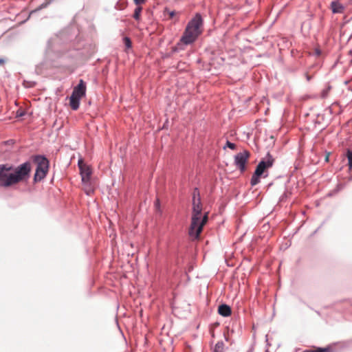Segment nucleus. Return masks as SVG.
<instances>
[{"label": "nucleus", "mask_w": 352, "mask_h": 352, "mask_svg": "<svg viewBox=\"0 0 352 352\" xmlns=\"http://www.w3.org/2000/svg\"><path fill=\"white\" fill-rule=\"evenodd\" d=\"M203 25V19L199 13H196L188 23L180 41L185 45L194 43L202 33L201 28Z\"/></svg>", "instance_id": "nucleus-1"}, {"label": "nucleus", "mask_w": 352, "mask_h": 352, "mask_svg": "<svg viewBox=\"0 0 352 352\" xmlns=\"http://www.w3.org/2000/svg\"><path fill=\"white\" fill-rule=\"evenodd\" d=\"M76 36L77 34L72 27L62 30L56 36L47 41L45 49L46 56H50L52 52H56L58 50L56 47L57 45L72 41Z\"/></svg>", "instance_id": "nucleus-2"}, {"label": "nucleus", "mask_w": 352, "mask_h": 352, "mask_svg": "<svg viewBox=\"0 0 352 352\" xmlns=\"http://www.w3.org/2000/svg\"><path fill=\"white\" fill-rule=\"evenodd\" d=\"M274 163V158L268 152L266 156L261 160L258 164L256 165L255 170L251 177L250 184L254 186L260 182L261 177H267V174H265V171L271 168Z\"/></svg>", "instance_id": "nucleus-3"}, {"label": "nucleus", "mask_w": 352, "mask_h": 352, "mask_svg": "<svg viewBox=\"0 0 352 352\" xmlns=\"http://www.w3.org/2000/svg\"><path fill=\"white\" fill-rule=\"evenodd\" d=\"M32 160L36 164L33 177V182L36 184L47 176L50 167V162L44 155H32Z\"/></svg>", "instance_id": "nucleus-4"}, {"label": "nucleus", "mask_w": 352, "mask_h": 352, "mask_svg": "<svg viewBox=\"0 0 352 352\" xmlns=\"http://www.w3.org/2000/svg\"><path fill=\"white\" fill-rule=\"evenodd\" d=\"M32 166L29 161H26L17 166L12 165V174L15 185L27 182L31 175Z\"/></svg>", "instance_id": "nucleus-5"}, {"label": "nucleus", "mask_w": 352, "mask_h": 352, "mask_svg": "<svg viewBox=\"0 0 352 352\" xmlns=\"http://www.w3.org/2000/svg\"><path fill=\"white\" fill-rule=\"evenodd\" d=\"M12 169V164H0V187L7 188L15 185Z\"/></svg>", "instance_id": "nucleus-6"}, {"label": "nucleus", "mask_w": 352, "mask_h": 352, "mask_svg": "<svg viewBox=\"0 0 352 352\" xmlns=\"http://www.w3.org/2000/svg\"><path fill=\"white\" fill-rule=\"evenodd\" d=\"M197 217L198 220L197 221L193 229H192L191 223L188 230L189 236L194 240L199 238L204 225H206L208 221V212L204 213L202 217L201 215H199Z\"/></svg>", "instance_id": "nucleus-7"}, {"label": "nucleus", "mask_w": 352, "mask_h": 352, "mask_svg": "<svg viewBox=\"0 0 352 352\" xmlns=\"http://www.w3.org/2000/svg\"><path fill=\"white\" fill-rule=\"evenodd\" d=\"M250 155L249 151L245 150L234 156V164L241 172H244L246 170V164Z\"/></svg>", "instance_id": "nucleus-8"}, {"label": "nucleus", "mask_w": 352, "mask_h": 352, "mask_svg": "<svg viewBox=\"0 0 352 352\" xmlns=\"http://www.w3.org/2000/svg\"><path fill=\"white\" fill-rule=\"evenodd\" d=\"M78 166L82 183L87 184L89 182L92 174L91 168L85 164L82 159L78 160Z\"/></svg>", "instance_id": "nucleus-9"}, {"label": "nucleus", "mask_w": 352, "mask_h": 352, "mask_svg": "<svg viewBox=\"0 0 352 352\" xmlns=\"http://www.w3.org/2000/svg\"><path fill=\"white\" fill-rule=\"evenodd\" d=\"M202 213V204L201 199L192 200V229L196 224L198 220V216L201 215Z\"/></svg>", "instance_id": "nucleus-10"}, {"label": "nucleus", "mask_w": 352, "mask_h": 352, "mask_svg": "<svg viewBox=\"0 0 352 352\" xmlns=\"http://www.w3.org/2000/svg\"><path fill=\"white\" fill-rule=\"evenodd\" d=\"M72 95L82 98L86 94V83L82 79H80L78 85L74 87Z\"/></svg>", "instance_id": "nucleus-11"}, {"label": "nucleus", "mask_w": 352, "mask_h": 352, "mask_svg": "<svg viewBox=\"0 0 352 352\" xmlns=\"http://www.w3.org/2000/svg\"><path fill=\"white\" fill-rule=\"evenodd\" d=\"M218 314L223 317H228L232 314L231 307L226 303H222L218 307Z\"/></svg>", "instance_id": "nucleus-12"}, {"label": "nucleus", "mask_w": 352, "mask_h": 352, "mask_svg": "<svg viewBox=\"0 0 352 352\" xmlns=\"http://www.w3.org/2000/svg\"><path fill=\"white\" fill-rule=\"evenodd\" d=\"M331 9L334 14L342 13L344 10V6L338 1H333L331 3Z\"/></svg>", "instance_id": "nucleus-13"}, {"label": "nucleus", "mask_w": 352, "mask_h": 352, "mask_svg": "<svg viewBox=\"0 0 352 352\" xmlns=\"http://www.w3.org/2000/svg\"><path fill=\"white\" fill-rule=\"evenodd\" d=\"M80 98L71 94L69 96V105L73 110H77L80 106Z\"/></svg>", "instance_id": "nucleus-14"}, {"label": "nucleus", "mask_w": 352, "mask_h": 352, "mask_svg": "<svg viewBox=\"0 0 352 352\" xmlns=\"http://www.w3.org/2000/svg\"><path fill=\"white\" fill-rule=\"evenodd\" d=\"M332 348L329 346L326 347H316L314 349H306L302 352H331Z\"/></svg>", "instance_id": "nucleus-15"}, {"label": "nucleus", "mask_w": 352, "mask_h": 352, "mask_svg": "<svg viewBox=\"0 0 352 352\" xmlns=\"http://www.w3.org/2000/svg\"><path fill=\"white\" fill-rule=\"evenodd\" d=\"M142 10V6H140V5L137 6L136 8H135L133 17L136 21H139L140 19Z\"/></svg>", "instance_id": "nucleus-16"}, {"label": "nucleus", "mask_w": 352, "mask_h": 352, "mask_svg": "<svg viewBox=\"0 0 352 352\" xmlns=\"http://www.w3.org/2000/svg\"><path fill=\"white\" fill-rule=\"evenodd\" d=\"M346 157L348 160V166L349 169L351 170L352 169V150L348 148L346 151Z\"/></svg>", "instance_id": "nucleus-17"}, {"label": "nucleus", "mask_w": 352, "mask_h": 352, "mask_svg": "<svg viewBox=\"0 0 352 352\" xmlns=\"http://www.w3.org/2000/svg\"><path fill=\"white\" fill-rule=\"evenodd\" d=\"M47 69V63L46 62H42L36 65V72L37 74H41L43 73V69Z\"/></svg>", "instance_id": "nucleus-18"}, {"label": "nucleus", "mask_w": 352, "mask_h": 352, "mask_svg": "<svg viewBox=\"0 0 352 352\" xmlns=\"http://www.w3.org/2000/svg\"><path fill=\"white\" fill-rule=\"evenodd\" d=\"M197 199H201V196H200V192H199V188L195 187L192 191V200H197Z\"/></svg>", "instance_id": "nucleus-19"}, {"label": "nucleus", "mask_w": 352, "mask_h": 352, "mask_svg": "<svg viewBox=\"0 0 352 352\" xmlns=\"http://www.w3.org/2000/svg\"><path fill=\"white\" fill-rule=\"evenodd\" d=\"M223 342L222 341H219L216 343L214 348L212 352H222L223 347Z\"/></svg>", "instance_id": "nucleus-20"}, {"label": "nucleus", "mask_w": 352, "mask_h": 352, "mask_svg": "<svg viewBox=\"0 0 352 352\" xmlns=\"http://www.w3.org/2000/svg\"><path fill=\"white\" fill-rule=\"evenodd\" d=\"M123 42H124V44L125 45V47L128 49L131 48L132 47V42L130 39L129 37L128 36H124L123 38Z\"/></svg>", "instance_id": "nucleus-21"}, {"label": "nucleus", "mask_w": 352, "mask_h": 352, "mask_svg": "<svg viewBox=\"0 0 352 352\" xmlns=\"http://www.w3.org/2000/svg\"><path fill=\"white\" fill-rule=\"evenodd\" d=\"M290 192H289L287 190H285L284 193L280 197L279 201L283 202L286 201V199L289 197L290 195Z\"/></svg>", "instance_id": "nucleus-22"}, {"label": "nucleus", "mask_w": 352, "mask_h": 352, "mask_svg": "<svg viewBox=\"0 0 352 352\" xmlns=\"http://www.w3.org/2000/svg\"><path fill=\"white\" fill-rule=\"evenodd\" d=\"M164 13H167L170 19H173L176 15V12L175 10H170L167 8H165Z\"/></svg>", "instance_id": "nucleus-23"}, {"label": "nucleus", "mask_w": 352, "mask_h": 352, "mask_svg": "<svg viewBox=\"0 0 352 352\" xmlns=\"http://www.w3.org/2000/svg\"><path fill=\"white\" fill-rule=\"evenodd\" d=\"M226 147L230 148L231 150H234L236 148V144L230 142L229 140H227L223 148L225 149Z\"/></svg>", "instance_id": "nucleus-24"}, {"label": "nucleus", "mask_w": 352, "mask_h": 352, "mask_svg": "<svg viewBox=\"0 0 352 352\" xmlns=\"http://www.w3.org/2000/svg\"><path fill=\"white\" fill-rule=\"evenodd\" d=\"M23 85H24V86L25 87L32 88V87H34L35 86L36 82H34V81H26V80H24Z\"/></svg>", "instance_id": "nucleus-25"}, {"label": "nucleus", "mask_w": 352, "mask_h": 352, "mask_svg": "<svg viewBox=\"0 0 352 352\" xmlns=\"http://www.w3.org/2000/svg\"><path fill=\"white\" fill-rule=\"evenodd\" d=\"M26 114V111L24 109H19L16 112V118H21L24 116Z\"/></svg>", "instance_id": "nucleus-26"}, {"label": "nucleus", "mask_w": 352, "mask_h": 352, "mask_svg": "<svg viewBox=\"0 0 352 352\" xmlns=\"http://www.w3.org/2000/svg\"><path fill=\"white\" fill-rule=\"evenodd\" d=\"M47 5H48V3H42L41 6H38V8L37 9H36L34 10H32L31 12V14H33V13L36 12L38 10H41L43 8H46L47 6Z\"/></svg>", "instance_id": "nucleus-27"}, {"label": "nucleus", "mask_w": 352, "mask_h": 352, "mask_svg": "<svg viewBox=\"0 0 352 352\" xmlns=\"http://www.w3.org/2000/svg\"><path fill=\"white\" fill-rule=\"evenodd\" d=\"M345 185L344 184H341V183H339L337 184L335 190H336V192H340L341 190H342L344 188Z\"/></svg>", "instance_id": "nucleus-28"}, {"label": "nucleus", "mask_w": 352, "mask_h": 352, "mask_svg": "<svg viewBox=\"0 0 352 352\" xmlns=\"http://www.w3.org/2000/svg\"><path fill=\"white\" fill-rule=\"evenodd\" d=\"M146 0H133L136 6L143 4L146 2Z\"/></svg>", "instance_id": "nucleus-29"}, {"label": "nucleus", "mask_w": 352, "mask_h": 352, "mask_svg": "<svg viewBox=\"0 0 352 352\" xmlns=\"http://www.w3.org/2000/svg\"><path fill=\"white\" fill-rule=\"evenodd\" d=\"M337 193H338V192H336V190L333 189V190L330 191L327 194V197H333V196L336 195Z\"/></svg>", "instance_id": "nucleus-30"}, {"label": "nucleus", "mask_w": 352, "mask_h": 352, "mask_svg": "<svg viewBox=\"0 0 352 352\" xmlns=\"http://www.w3.org/2000/svg\"><path fill=\"white\" fill-rule=\"evenodd\" d=\"M305 76L308 82H309L312 79V76L308 74L307 72L305 73Z\"/></svg>", "instance_id": "nucleus-31"}, {"label": "nucleus", "mask_w": 352, "mask_h": 352, "mask_svg": "<svg viewBox=\"0 0 352 352\" xmlns=\"http://www.w3.org/2000/svg\"><path fill=\"white\" fill-rule=\"evenodd\" d=\"M329 89V88L327 89V90H323L322 91V98H325L327 96Z\"/></svg>", "instance_id": "nucleus-32"}, {"label": "nucleus", "mask_w": 352, "mask_h": 352, "mask_svg": "<svg viewBox=\"0 0 352 352\" xmlns=\"http://www.w3.org/2000/svg\"><path fill=\"white\" fill-rule=\"evenodd\" d=\"M315 52L317 56H320L321 54V51L319 49H316Z\"/></svg>", "instance_id": "nucleus-33"}, {"label": "nucleus", "mask_w": 352, "mask_h": 352, "mask_svg": "<svg viewBox=\"0 0 352 352\" xmlns=\"http://www.w3.org/2000/svg\"><path fill=\"white\" fill-rule=\"evenodd\" d=\"M298 70V67H292L290 69L292 72H296Z\"/></svg>", "instance_id": "nucleus-34"}, {"label": "nucleus", "mask_w": 352, "mask_h": 352, "mask_svg": "<svg viewBox=\"0 0 352 352\" xmlns=\"http://www.w3.org/2000/svg\"><path fill=\"white\" fill-rule=\"evenodd\" d=\"M155 206H156L157 208H159V207H160V201H159V199H157V200H156V202H155Z\"/></svg>", "instance_id": "nucleus-35"}, {"label": "nucleus", "mask_w": 352, "mask_h": 352, "mask_svg": "<svg viewBox=\"0 0 352 352\" xmlns=\"http://www.w3.org/2000/svg\"><path fill=\"white\" fill-rule=\"evenodd\" d=\"M5 63V59L0 58V65H3Z\"/></svg>", "instance_id": "nucleus-36"}, {"label": "nucleus", "mask_w": 352, "mask_h": 352, "mask_svg": "<svg viewBox=\"0 0 352 352\" xmlns=\"http://www.w3.org/2000/svg\"><path fill=\"white\" fill-rule=\"evenodd\" d=\"M314 67V65H312L311 66H310V67H309V69H309V70H310V69H312Z\"/></svg>", "instance_id": "nucleus-37"}, {"label": "nucleus", "mask_w": 352, "mask_h": 352, "mask_svg": "<svg viewBox=\"0 0 352 352\" xmlns=\"http://www.w3.org/2000/svg\"><path fill=\"white\" fill-rule=\"evenodd\" d=\"M329 160V155L326 156L325 161L327 162Z\"/></svg>", "instance_id": "nucleus-38"}, {"label": "nucleus", "mask_w": 352, "mask_h": 352, "mask_svg": "<svg viewBox=\"0 0 352 352\" xmlns=\"http://www.w3.org/2000/svg\"><path fill=\"white\" fill-rule=\"evenodd\" d=\"M349 181H351L352 180V176H351L349 179Z\"/></svg>", "instance_id": "nucleus-39"}, {"label": "nucleus", "mask_w": 352, "mask_h": 352, "mask_svg": "<svg viewBox=\"0 0 352 352\" xmlns=\"http://www.w3.org/2000/svg\"><path fill=\"white\" fill-rule=\"evenodd\" d=\"M265 352H269L268 349H267V350L265 351Z\"/></svg>", "instance_id": "nucleus-40"}, {"label": "nucleus", "mask_w": 352, "mask_h": 352, "mask_svg": "<svg viewBox=\"0 0 352 352\" xmlns=\"http://www.w3.org/2000/svg\"><path fill=\"white\" fill-rule=\"evenodd\" d=\"M248 352H251V351H248Z\"/></svg>", "instance_id": "nucleus-41"}, {"label": "nucleus", "mask_w": 352, "mask_h": 352, "mask_svg": "<svg viewBox=\"0 0 352 352\" xmlns=\"http://www.w3.org/2000/svg\"><path fill=\"white\" fill-rule=\"evenodd\" d=\"M351 91H352V88H351Z\"/></svg>", "instance_id": "nucleus-42"}]
</instances>
